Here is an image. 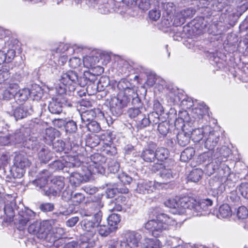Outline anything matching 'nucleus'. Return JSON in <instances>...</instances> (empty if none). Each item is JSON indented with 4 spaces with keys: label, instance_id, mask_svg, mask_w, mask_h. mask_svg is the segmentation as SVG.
Returning <instances> with one entry per match:
<instances>
[{
    "label": "nucleus",
    "instance_id": "e2e57ef3",
    "mask_svg": "<svg viewBox=\"0 0 248 248\" xmlns=\"http://www.w3.org/2000/svg\"><path fill=\"white\" fill-rule=\"evenodd\" d=\"M120 165L118 162L112 161L108 166V170L110 173H115L119 170Z\"/></svg>",
    "mask_w": 248,
    "mask_h": 248
},
{
    "label": "nucleus",
    "instance_id": "aec40b11",
    "mask_svg": "<svg viewBox=\"0 0 248 248\" xmlns=\"http://www.w3.org/2000/svg\"><path fill=\"white\" fill-rule=\"evenodd\" d=\"M82 172L81 173L74 172L71 173L69 177V181L73 186H77L81 183L86 179H88L90 176H86L85 174L86 169L82 165L81 167Z\"/></svg>",
    "mask_w": 248,
    "mask_h": 248
},
{
    "label": "nucleus",
    "instance_id": "603ef678",
    "mask_svg": "<svg viewBox=\"0 0 248 248\" xmlns=\"http://www.w3.org/2000/svg\"><path fill=\"white\" fill-rule=\"evenodd\" d=\"M11 155L9 152L2 153L0 156V164L5 166L10 164L11 161Z\"/></svg>",
    "mask_w": 248,
    "mask_h": 248
},
{
    "label": "nucleus",
    "instance_id": "3c124183",
    "mask_svg": "<svg viewBox=\"0 0 248 248\" xmlns=\"http://www.w3.org/2000/svg\"><path fill=\"white\" fill-rule=\"evenodd\" d=\"M154 109L155 110V112H153L150 114V116H152L154 115L159 116L161 115L164 111L163 106L160 103L158 100H155L154 102Z\"/></svg>",
    "mask_w": 248,
    "mask_h": 248
},
{
    "label": "nucleus",
    "instance_id": "7c9ffc66",
    "mask_svg": "<svg viewBox=\"0 0 248 248\" xmlns=\"http://www.w3.org/2000/svg\"><path fill=\"white\" fill-rule=\"evenodd\" d=\"M191 13L192 10L190 9H186L180 11H179V16L174 18V24L176 26H180L183 24L185 21V19L189 17Z\"/></svg>",
    "mask_w": 248,
    "mask_h": 248
},
{
    "label": "nucleus",
    "instance_id": "1a4fd4ad",
    "mask_svg": "<svg viewBox=\"0 0 248 248\" xmlns=\"http://www.w3.org/2000/svg\"><path fill=\"white\" fill-rule=\"evenodd\" d=\"M152 170L155 172H158L159 176L166 182L163 185L174 178L171 168L166 163L155 164Z\"/></svg>",
    "mask_w": 248,
    "mask_h": 248
},
{
    "label": "nucleus",
    "instance_id": "f704fd0d",
    "mask_svg": "<svg viewBox=\"0 0 248 248\" xmlns=\"http://www.w3.org/2000/svg\"><path fill=\"white\" fill-rule=\"evenodd\" d=\"M107 220L108 225L114 231L118 228V225L121 221V217L118 214H112L108 216Z\"/></svg>",
    "mask_w": 248,
    "mask_h": 248
},
{
    "label": "nucleus",
    "instance_id": "4be33fe9",
    "mask_svg": "<svg viewBox=\"0 0 248 248\" xmlns=\"http://www.w3.org/2000/svg\"><path fill=\"white\" fill-rule=\"evenodd\" d=\"M155 147V144L152 143L142 151L140 155V157L144 161L152 162L155 161V155L154 152V149Z\"/></svg>",
    "mask_w": 248,
    "mask_h": 248
},
{
    "label": "nucleus",
    "instance_id": "ea45409f",
    "mask_svg": "<svg viewBox=\"0 0 248 248\" xmlns=\"http://www.w3.org/2000/svg\"><path fill=\"white\" fill-rule=\"evenodd\" d=\"M38 157L41 162L46 163L50 160L51 153L47 149L43 148L38 153Z\"/></svg>",
    "mask_w": 248,
    "mask_h": 248
},
{
    "label": "nucleus",
    "instance_id": "c9c22d12",
    "mask_svg": "<svg viewBox=\"0 0 248 248\" xmlns=\"http://www.w3.org/2000/svg\"><path fill=\"white\" fill-rule=\"evenodd\" d=\"M34 90H30L28 88H24L19 90L16 95V97L18 98L21 101L26 100L31 93H34Z\"/></svg>",
    "mask_w": 248,
    "mask_h": 248
},
{
    "label": "nucleus",
    "instance_id": "a878e982",
    "mask_svg": "<svg viewBox=\"0 0 248 248\" xmlns=\"http://www.w3.org/2000/svg\"><path fill=\"white\" fill-rule=\"evenodd\" d=\"M47 221L44 222L42 224L39 221H35L31 223L28 227V232L33 234H37L38 233H43L45 231L43 227L47 225Z\"/></svg>",
    "mask_w": 248,
    "mask_h": 248
},
{
    "label": "nucleus",
    "instance_id": "5701e85b",
    "mask_svg": "<svg viewBox=\"0 0 248 248\" xmlns=\"http://www.w3.org/2000/svg\"><path fill=\"white\" fill-rule=\"evenodd\" d=\"M32 110L31 107L27 105H21L14 110V116L16 120L23 119L30 115Z\"/></svg>",
    "mask_w": 248,
    "mask_h": 248
},
{
    "label": "nucleus",
    "instance_id": "2f4dec72",
    "mask_svg": "<svg viewBox=\"0 0 248 248\" xmlns=\"http://www.w3.org/2000/svg\"><path fill=\"white\" fill-rule=\"evenodd\" d=\"M232 215V211L230 206L227 204H224L219 207L217 217L219 218H228Z\"/></svg>",
    "mask_w": 248,
    "mask_h": 248
},
{
    "label": "nucleus",
    "instance_id": "09e8293b",
    "mask_svg": "<svg viewBox=\"0 0 248 248\" xmlns=\"http://www.w3.org/2000/svg\"><path fill=\"white\" fill-rule=\"evenodd\" d=\"M165 205L170 208L176 209L179 212V200L177 201L175 199H170L165 202Z\"/></svg>",
    "mask_w": 248,
    "mask_h": 248
},
{
    "label": "nucleus",
    "instance_id": "052dcab7",
    "mask_svg": "<svg viewBox=\"0 0 248 248\" xmlns=\"http://www.w3.org/2000/svg\"><path fill=\"white\" fill-rule=\"evenodd\" d=\"M9 71L6 68H2L0 70V85L2 82H5L9 77Z\"/></svg>",
    "mask_w": 248,
    "mask_h": 248
},
{
    "label": "nucleus",
    "instance_id": "0eeeda50",
    "mask_svg": "<svg viewBox=\"0 0 248 248\" xmlns=\"http://www.w3.org/2000/svg\"><path fill=\"white\" fill-rule=\"evenodd\" d=\"M81 163L78 157L75 156L66 155L62 160H56L50 164V168L54 170H62L64 167H79Z\"/></svg>",
    "mask_w": 248,
    "mask_h": 248
},
{
    "label": "nucleus",
    "instance_id": "f257e3e1",
    "mask_svg": "<svg viewBox=\"0 0 248 248\" xmlns=\"http://www.w3.org/2000/svg\"><path fill=\"white\" fill-rule=\"evenodd\" d=\"M81 79L74 71H68L62 74L59 79L60 83L55 87L58 95L52 98L48 104V108L50 113L59 114L62 112L63 105L67 103L64 95L67 87L70 90H74L76 85H81Z\"/></svg>",
    "mask_w": 248,
    "mask_h": 248
},
{
    "label": "nucleus",
    "instance_id": "de8ad7c7",
    "mask_svg": "<svg viewBox=\"0 0 248 248\" xmlns=\"http://www.w3.org/2000/svg\"><path fill=\"white\" fill-rule=\"evenodd\" d=\"M97 227L98 233L102 236H107L114 231L111 227L105 225H98Z\"/></svg>",
    "mask_w": 248,
    "mask_h": 248
},
{
    "label": "nucleus",
    "instance_id": "4d7b16f0",
    "mask_svg": "<svg viewBox=\"0 0 248 248\" xmlns=\"http://www.w3.org/2000/svg\"><path fill=\"white\" fill-rule=\"evenodd\" d=\"M84 200V196L80 193H75L71 197V200L75 205H77Z\"/></svg>",
    "mask_w": 248,
    "mask_h": 248
},
{
    "label": "nucleus",
    "instance_id": "c03bdc74",
    "mask_svg": "<svg viewBox=\"0 0 248 248\" xmlns=\"http://www.w3.org/2000/svg\"><path fill=\"white\" fill-rule=\"evenodd\" d=\"M140 118L137 120V124L140 128H143L148 126L150 123H152V120H151V117L150 114L148 116V117H146L143 115H140Z\"/></svg>",
    "mask_w": 248,
    "mask_h": 248
},
{
    "label": "nucleus",
    "instance_id": "7ed1b4c3",
    "mask_svg": "<svg viewBox=\"0 0 248 248\" xmlns=\"http://www.w3.org/2000/svg\"><path fill=\"white\" fill-rule=\"evenodd\" d=\"M220 155H215L217 157L215 161L209 163L206 166V171L208 175H211L216 173L215 177L219 181V183L226 182V181H232V177L234 174L231 173V170L228 166L225 165H221L222 162L226 159L228 156V153H220Z\"/></svg>",
    "mask_w": 248,
    "mask_h": 248
},
{
    "label": "nucleus",
    "instance_id": "4c0bfd02",
    "mask_svg": "<svg viewBox=\"0 0 248 248\" xmlns=\"http://www.w3.org/2000/svg\"><path fill=\"white\" fill-rule=\"evenodd\" d=\"M203 175V171L201 169H193L188 176V180L196 183L198 182Z\"/></svg>",
    "mask_w": 248,
    "mask_h": 248
},
{
    "label": "nucleus",
    "instance_id": "72a5a7b5",
    "mask_svg": "<svg viewBox=\"0 0 248 248\" xmlns=\"http://www.w3.org/2000/svg\"><path fill=\"white\" fill-rule=\"evenodd\" d=\"M96 115V113L94 109H90L82 112L80 114L82 124L93 121Z\"/></svg>",
    "mask_w": 248,
    "mask_h": 248
},
{
    "label": "nucleus",
    "instance_id": "ddd939ff",
    "mask_svg": "<svg viewBox=\"0 0 248 248\" xmlns=\"http://www.w3.org/2000/svg\"><path fill=\"white\" fill-rule=\"evenodd\" d=\"M195 121L192 122V120L186 111L181 112L179 114V116L176 119L174 122L175 126L179 129L188 128L194 126Z\"/></svg>",
    "mask_w": 248,
    "mask_h": 248
},
{
    "label": "nucleus",
    "instance_id": "f03ea898",
    "mask_svg": "<svg viewBox=\"0 0 248 248\" xmlns=\"http://www.w3.org/2000/svg\"><path fill=\"white\" fill-rule=\"evenodd\" d=\"M119 92L117 96L111 99L109 102L110 109L112 113L119 115L122 109L126 107L135 94L133 85L125 79H123L117 84Z\"/></svg>",
    "mask_w": 248,
    "mask_h": 248
},
{
    "label": "nucleus",
    "instance_id": "f8f14e48",
    "mask_svg": "<svg viewBox=\"0 0 248 248\" xmlns=\"http://www.w3.org/2000/svg\"><path fill=\"white\" fill-rule=\"evenodd\" d=\"M163 187V184L157 182L142 181L138 184L137 191L142 194H149Z\"/></svg>",
    "mask_w": 248,
    "mask_h": 248
},
{
    "label": "nucleus",
    "instance_id": "13d9d810",
    "mask_svg": "<svg viewBox=\"0 0 248 248\" xmlns=\"http://www.w3.org/2000/svg\"><path fill=\"white\" fill-rule=\"evenodd\" d=\"M224 190V186L222 184L219 183L216 188L211 189V192L214 197H218L222 193Z\"/></svg>",
    "mask_w": 248,
    "mask_h": 248
},
{
    "label": "nucleus",
    "instance_id": "79ce46f5",
    "mask_svg": "<svg viewBox=\"0 0 248 248\" xmlns=\"http://www.w3.org/2000/svg\"><path fill=\"white\" fill-rule=\"evenodd\" d=\"M194 154L195 150L193 148H187L182 152L180 156L181 160L186 162L193 157Z\"/></svg>",
    "mask_w": 248,
    "mask_h": 248
},
{
    "label": "nucleus",
    "instance_id": "4468645a",
    "mask_svg": "<svg viewBox=\"0 0 248 248\" xmlns=\"http://www.w3.org/2000/svg\"><path fill=\"white\" fill-rule=\"evenodd\" d=\"M192 126L191 127H188V131H190V137L192 140L195 142H199L203 137H206L210 132L212 127L208 125L202 126V128H195L193 129Z\"/></svg>",
    "mask_w": 248,
    "mask_h": 248
},
{
    "label": "nucleus",
    "instance_id": "9b49d317",
    "mask_svg": "<svg viewBox=\"0 0 248 248\" xmlns=\"http://www.w3.org/2000/svg\"><path fill=\"white\" fill-rule=\"evenodd\" d=\"M208 108L204 103H200L197 107L192 108L190 118L192 122L195 121L194 126L203 122L204 118L208 114Z\"/></svg>",
    "mask_w": 248,
    "mask_h": 248
},
{
    "label": "nucleus",
    "instance_id": "37998d69",
    "mask_svg": "<svg viewBox=\"0 0 248 248\" xmlns=\"http://www.w3.org/2000/svg\"><path fill=\"white\" fill-rule=\"evenodd\" d=\"M15 96L7 88L5 87L3 84L0 85V99H9Z\"/></svg>",
    "mask_w": 248,
    "mask_h": 248
},
{
    "label": "nucleus",
    "instance_id": "e433bc0d",
    "mask_svg": "<svg viewBox=\"0 0 248 248\" xmlns=\"http://www.w3.org/2000/svg\"><path fill=\"white\" fill-rule=\"evenodd\" d=\"M100 140L102 142V144L106 146V150L107 152L109 151L108 148H110V145L112 143V134L110 132L107 131L103 133L100 136Z\"/></svg>",
    "mask_w": 248,
    "mask_h": 248
},
{
    "label": "nucleus",
    "instance_id": "58836bf2",
    "mask_svg": "<svg viewBox=\"0 0 248 248\" xmlns=\"http://www.w3.org/2000/svg\"><path fill=\"white\" fill-rule=\"evenodd\" d=\"M155 158L159 161H163L167 159L169 155L168 150L164 147H158L155 152Z\"/></svg>",
    "mask_w": 248,
    "mask_h": 248
},
{
    "label": "nucleus",
    "instance_id": "412c9836",
    "mask_svg": "<svg viewBox=\"0 0 248 248\" xmlns=\"http://www.w3.org/2000/svg\"><path fill=\"white\" fill-rule=\"evenodd\" d=\"M207 136L204 147L209 150L212 151L217 144L219 138V134L212 129L210 132H208Z\"/></svg>",
    "mask_w": 248,
    "mask_h": 248
},
{
    "label": "nucleus",
    "instance_id": "20e7f679",
    "mask_svg": "<svg viewBox=\"0 0 248 248\" xmlns=\"http://www.w3.org/2000/svg\"><path fill=\"white\" fill-rule=\"evenodd\" d=\"M175 223V221L168 215L162 214L158 215L156 219L149 220L145 224V228L151 232L154 236L158 237L163 235L169 229L170 226Z\"/></svg>",
    "mask_w": 248,
    "mask_h": 248
},
{
    "label": "nucleus",
    "instance_id": "0e129e2a",
    "mask_svg": "<svg viewBox=\"0 0 248 248\" xmlns=\"http://www.w3.org/2000/svg\"><path fill=\"white\" fill-rule=\"evenodd\" d=\"M69 66L72 68H77L81 64V61L79 58L73 57L69 61Z\"/></svg>",
    "mask_w": 248,
    "mask_h": 248
},
{
    "label": "nucleus",
    "instance_id": "bb28decb",
    "mask_svg": "<svg viewBox=\"0 0 248 248\" xmlns=\"http://www.w3.org/2000/svg\"><path fill=\"white\" fill-rule=\"evenodd\" d=\"M128 6L138 5L140 9L142 11L148 10L152 4V0H124Z\"/></svg>",
    "mask_w": 248,
    "mask_h": 248
},
{
    "label": "nucleus",
    "instance_id": "6e6d98bb",
    "mask_svg": "<svg viewBox=\"0 0 248 248\" xmlns=\"http://www.w3.org/2000/svg\"><path fill=\"white\" fill-rule=\"evenodd\" d=\"M238 190L243 197L248 199V183H241L238 187Z\"/></svg>",
    "mask_w": 248,
    "mask_h": 248
},
{
    "label": "nucleus",
    "instance_id": "393cba45",
    "mask_svg": "<svg viewBox=\"0 0 248 248\" xmlns=\"http://www.w3.org/2000/svg\"><path fill=\"white\" fill-rule=\"evenodd\" d=\"M163 9L168 15H173L175 18L179 16V9L177 5L172 2H165L162 4Z\"/></svg>",
    "mask_w": 248,
    "mask_h": 248
},
{
    "label": "nucleus",
    "instance_id": "c756f323",
    "mask_svg": "<svg viewBox=\"0 0 248 248\" xmlns=\"http://www.w3.org/2000/svg\"><path fill=\"white\" fill-rule=\"evenodd\" d=\"M83 64L87 68H93L99 62V58L97 56L91 54L83 57Z\"/></svg>",
    "mask_w": 248,
    "mask_h": 248
},
{
    "label": "nucleus",
    "instance_id": "dca6fc26",
    "mask_svg": "<svg viewBox=\"0 0 248 248\" xmlns=\"http://www.w3.org/2000/svg\"><path fill=\"white\" fill-rule=\"evenodd\" d=\"M19 215L18 228L19 230H22L28 222L34 219L36 216V213L28 208H25V211L19 213Z\"/></svg>",
    "mask_w": 248,
    "mask_h": 248
},
{
    "label": "nucleus",
    "instance_id": "f3484780",
    "mask_svg": "<svg viewBox=\"0 0 248 248\" xmlns=\"http://www.w3.org/2000/svg\"><path fill=\"white\" fill-rule=\"evenodd\" d=\"M228 148L225 146L222 147L220 149L217 148V152L214 154H213L214 152L213 151L209 150L208 152H204L200 155L199 159L200 161H202V162H209L211 160H212V162L213 161H215L217 157V156H215V155H217L218 156H219L220 155V153H228ZM211 163V162L210 163Z\"/></svg>",
    "mask_w": 248,
    "mask_h": 248
},
{
    "label": "nucleus",
    "instance_id": "a211bd4d",
    "mask_svg": "<svg viewBox=\"0 0 248 248\" xmlns=\"http://www.w3.org/2000/svg\"><path fill=\"white\" fill-rule=\"evenodd\" d=\"M197 201L193 198L184 197L179 199V213H183L186 209L193 210L195 212Z\"/></svg>",
    "mask_w": 248,
    "mask_h": 248
},
{
    "label": "nucleus",
    "instance_id": "338daca9",
    "mask_svg": "<svg viewBox=\"0 0 248 248\" xmlns=\"http://www.w3.org/2000/svg\"><path fill=\"white\" fill-rule=\"evenodd\" d=\"M128 113L130 117L135 118L138 117L139 118L140 115H142L139 108H130L128 111Z\"/></svg>",
    "mask_w": 248,
    "mask_h": 248
},
{
    "label": "nucleus",
    "instance_id": "c85d7f7f",
    "mask_svg": "<svg viewBox=\"0 0 248 248\" xmlns=\"http://www.w3.org/2000/svg\"><path fill=\"white\" fill-rule=\"evenodd\" d=\"M213 202L209 199H204L197 201V204L195 206V212L197 213L202 212V211H206L209 206H212Z\"/></svg>",
    "mask_w": 248,
    "mask_h": 248
},
{
    "label": "nucleus",
    "instance_id": "5fc2aeb1",
    "mask_svg": "<svg viewBox=\"0 0 248 248\" xmlns=\"http://www.w3.org/2000/svg\"><path fill=\"white\" fill-rule=\"evenodd\" d=\"M248 216V211L245 206L239 207L237 211V216L238 219H244L247 218Z\"/></svg>",
    "mask_w": 248,
    "mask_h": 248
},
{
    "label": "nucleus",
    "instance_id": "2eb2a0df",
    "mask_svg": "<svg viewBox=\"0 0 248 248\" xmlns=\"http://www.w3.org/2000/svg\"><path fill=\"white\" fill-rule=\"evenodd\" d=\"M4 199L5 201H4L5 206L3 212L10 220L14 217L15 210L16 209L15 197H13L11 194H7L5 195Z\"/></svg>",
    "mask_w": 248,
    "mask_h": 248
},
{
    "label": "nucleus",
    "instance_id": "6ab92c4d",
    "mask_svg": "<svg viewBox=\"0 0 248 248\" xmlns=\"http://www.w3.org/2000/svg\"><path fill=\"white\" fill-rule=\"evenodd\" d=\"M22 140L20 134L15 133L0 136V146H9L19 143Z\"/></svg>",
    "mask_w": 248,
    "mask_h": 248
},
{
    "label": "nucleus",
    "instance_id": "774afa93",
    "mask_svg": "<svg viewBox=\"0 0 248 248\" xmlns=\"http://www.w3.org/2000/svg\"><path fill=\"white\" fill-rule=\"evenodd\" d=\"M160 16L161 14L160 11L158 10H152L150 11L149 13V18L154 21L157 20L160 18Z\"/></svg>",
    "mask_w": 248,
    "mask_h": 248
},
{
    "label": "nucleus",
    "instance_id": "6e6552de",
    "mask_svg": "<svg viewBox=\"0 0 248 248\" xmlns=\"http://www.w3.org/2000/svg\"><path fill=\"white\" fill-rule=\"evenodd\" d=\"M141 234L135 231L127 232L124 234V237L120 242L118 248H140V240Z\"/></svg>",
    "mask_w": 248,
    "mask_h": 248
},
{
    "label": "nucleus",
    "instance_id": "423d86ee",
    "mask_svg": "<svg viewBox=\"0 0 248 248\" xmlns=\"http://www.w3.org/2000/svg\"><path fill=\"white\" fill-rule=\"evenodd\" d=\"M31 164V160L26 155L19 154L15 156L14 166L12 170L15 171L14 176L16 178L22 177L26 172L27 168L30 167Z\"/></svg>",
    "mask_w": 248,
    "mask_h": 248
},
{
    "label": "nucleus",
    "instance_id": "a18cd8bd",
    "mask_svg": "<svg viewBox=\"0 0 248 248\" xmlns=\"http://www.w3.org/2000/svg\"><path fill=\"white\" fill-rule=\"evenodd\" d=\"M5 87L7 88L15 96L18 91L19 86L17 83L13 82L11 80L5 81L2 83Z\"/></svg>",
    "mask_w": 248,
    "mask_h": 248
},
{
    "label": "nucleus",
    "instance_id": "8fccbe9b",
    "mask_svg": "<svg viewBox=\"0 0 248 248\" xmlns=\"http://www.w3.org/2000/svg\"><path fill=\"white\" fill-rule=\"evenodd\" d=\"M169 130V124L167 122L160 123L158 125V131L163 136L167 135Z\"/></svg>",
    "mask_w": 248,
    "mask_h": 248
},
{
    "label": "nucleus",
    "instance_id": "bf43d9fd",
    "mask_svg": "<svg viewBox=\"0 0 248 248\" xmlns=\"http://www.w3.org/2000/svg\"><path fill=\"white\" fill-rule=\"evenodd\" d=\"M120 181L124 185H129L132 181V178L126 173L123 172L118 175Z\"/></svg>",
    "mask_w": 248,
    "mask_h": 248
},
{
    "label": "nucleus",
    "instance_id": "b1692460",
    "mask_svg": "<svg viewBox=\"0 0 248 248\" xmlns=\"http://www.w3.org/2000/svg\"><path fill=\"white\" fill-rule=\"evenodd\" d=\"M190 131H188V128L183 129L177 136L178 143L181 146L187 145L190 141Z\"/></svg>",
    "mask_w": 248,
    "mask_h": 248
},
{
    "label": "nucleus",
    "instance_id": "680f3d73",
    "mask_svg": "<svg viewBox=\"0 0 248 248\" xmlns=\"http://www.w3.org/2000/svg\"><path fill=\"white\" fill-rule=\"evenodd\" d=\"M54 204L49 202L42 203L39 206L40 209L44 212L52 211L54 209Z\"/></svg>",
    "mask_w": 248,
    "mask_h": 248
},
{
    "label": "nucleus",
    "instance_id": "864d4df0",
    "mask_svg": "<svg viewBox=\"0 0 248 248\" xmlns=\"http://www.w3.org/2000/svg\"><path fill=\"white\" fill-rule=\"evenodd\" d=\"M65 130L67 132L74 133L77 130L76 123L73 121H70L65 124Z\"/></svg>",
    "mask_w": 248,
    "mask_h": 248
},
{
    "label": "nucleus",
    "instance_id": "49530a36",
    "mask_svg": "<svg viewBox=\"0 0 248 248\" xmlns=\"http://www.w3.org/2000/svg\"><path fill=\"white\" fill-rule=\"evenodd\" d=\"M53 186L54 187L55 189L57 190V191L59 193L64 187V178L62 177H56L55 178L53 179Z\"/></svg>",
    "mask_w": 248,
    "mask_h": 248
},
{
    "label": "nucleus",
    "instance_id": "cd10ccee",
    "mask_svg": "<svg viewBox=\"0 0 248 248\" xmlns=\"http://www.w3.org/2000/svg\"><path fill=\"white\" fill-rule=\"evenodd\" d=\"M141 238H142L141 236ZM141 239V238L140 240V248H160V242L157 239L145 238L143 244L140 242Z\"/></svg>",
    "mask_w": 248,
    "mask_h": 248
},
{
    "label": "nucleus",
    "instance_id": "a19ab883",
    "mask_svg": "<svg viewBox=\"0 0 248 248\" xmlns=\"http://www.w3.org/2000/svg\"><path fill=\"white\" fill-rule=\"evenodd\" d=\"M80 126H85L89 131L92 133H97L99 132L101 129L100 125L95 121H92L84 124H81Z\"/></svg>",
    "mask_w": 248,
    "mask_h": 248
},
{
    "label": "nucleus",
    "instance_id": "69168bd1",
    "mask_svg": "<svg viewBox=\"0 0 248 248\" xmlns=\"http://www.w3.org/2000/svg\"><path fill=\"white\" fill-rule=\"evenodd\" d=\"M45 135L46 139H48L52 141L55 138L56 132L55 129L52 127L46 128L45 131Z\"/></svg>",
    "mask_w": 248,
    "mask_h": 248
},
{
    "label": "nucleus",
    "instance_id": "473e14b6",
    "mask_svg": "<svg viewBox=\"0 0 248 248\" xmlns=\"http://www.w3.org/2000/svg\"><path fill=\"white\" fill-rule=\"evenodd\" d=\"M74 52V48L73 47L70 46L68 44H60L56 49V52L57 53H65V55H62V58H64L65 56L67 57L68 56L73 54Z\"/></svg>",
    "mask_w": 248,
    "mask_h": 248
},
{
    "label": "nucleus",
    "instance_id": "9d476101",
    "mask_svg": "<svg viewBox=\"0 0 248 248\" xmlns=\"http://www.w3.org/2000/svg\"><path fill=\"white\" fill-rule=\"evenodd\" d=\"M81 226L83 230L90 232V234L86 233L85 235L82 237V248H88V245L87 244L89 238L87 239V241L85 240L84 237H87V235H89V237H92L96 232V224L94 223L93 219L91 218L90 217L84 218L81 222Z\"/></svg>",
    "mask_w": 248,
    "mask_h": 248
},
{
    "label": "nucleus",
    "instance_id": "39448f33",
    "mask_svg": "<svg viewBox=\"0 0 248 248\" xmlns=\"http://www.w3.org/2000/svg\"><path fill=\"white\" fill-rule=\"evenodd\" d=\"M106 158L99 154H94L90 157V161L82 165L86 169L85 175L91 176L92 174L99 173L104 174L105 173Z\"/></svg>",
    "mask_w": 248,
    "mask_h": 248
}]
</instances>
